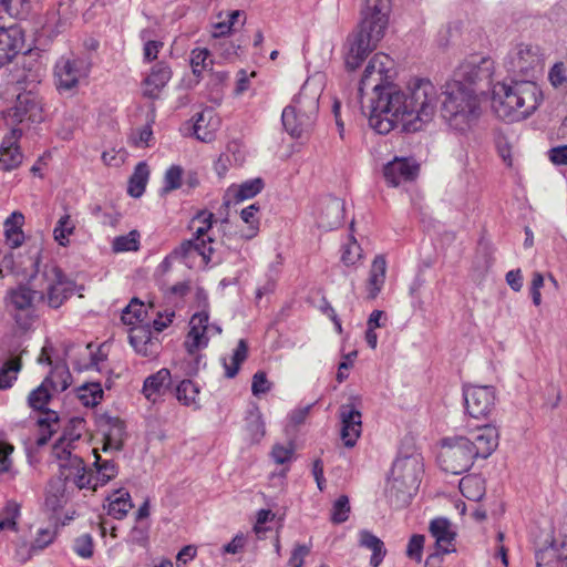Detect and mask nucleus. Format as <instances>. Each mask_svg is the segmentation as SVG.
Instances as JSON below:
<instances>
[{
	"label": "nucleus",
	"instance_id": "obj_25",
	"mask_svg": "<svg viewBox=\"0 0 567 567\" xmlns=\"http://www.w3.org/2000/svg\"><path fill=\"white\" fill-rule=\"evenodd\" d=\"M70 482L68 477L55 476L50 480L45 495V507L56 513L68 503L70 498Z\"/></svg>",
	"mask_w": 567,
	"mask_h": 567
},
{
	"label": "nucleus",
	"instance_id": "obj_48",
	"mask_svg": "<svg viewBox=\"0 0 567 567\" xmlns=\"http://www.w3.org/2000/svg\"><path fill=\"white\" fill-rule=\"evenodd\" d=\"M79 391V398L85 406H95L103 399V390L100 383L84 384Z\"/></svg>",
	"mask_w": 567,
	"mask_h": 567
},
{
	"label": "nucleus",
	"instance_id": "obj_16",
	"mask_svg": "<svg viewBox=\"0 0 567 567\" xmlns=\"http://www.w3.org/2000/svg\"><path fill=\"white\" fill-rule=\"evenodd\" d=\"M355 402L360 403V398L351 396L348 403L339 408L340 436L347 447H353L362 433V414Z\"/></svg>",
	"mask_w": 567,
	"mask_h": 567
},
{
	"label": "nucleus",
	"instance_id": "obj_13",
	"mask_svg": "<svg viewBox=\"0 0 567 567\" xmlns=\"http://www.w3.org/2000/svg\"><path fill=\"white\" fill-rule=\"evenodd\" d=\"M466 413L473 419H487L495 410L496 391L492 385H468L463 389Z\"/></svg>",
	"mask_w": 567,
	"mask_h": 567
},
{
	"label": "nucleus",
	"instance_id": "obj_28",
	"mask_svg": "<svg viewBox=\"0 0 567 567\" xmlns=\"http://www.w3.org/2000/svg\"><path fill=\"white\" fill-rule=\"evenodd\" d=\"M171 384V371L166 368H162L144 380L142 393L148 401H155L156 396L164 394Z\"/></svg>",
	"mask_w": 567,
	"mask_h": 567
},
{
	"label": "nucleus",
	"instance_id": "obj_58",
	"mask_svg": "<svg viewBox=\"0 0 567 567\" xmlns=\"http://www.w3.org/2000/svg\"><path fill=\"white\" fill-rule=\"evenodd\" d=\"M425 537L421 534H414L409 539L406 546V556L417 563L422 560Z\"/></svg>",
	"mask_w": 567,
	"mask_h": 567
},
{
	"label": "nucleus",
	"instance_id": "obj_54",
	"mask_svg": "<svg viewBox=\"0 0 567 567\" xmlns=\"http://www.w3.org/2000/svg\"><path fill=\"white\" fill-rule=\"evenodd\" d=\"M99 483L95 481V475L87 473L85 470H80L71 473L70 488L76 487L78 489L97 487Z\"/></svg>",
	"mask_w": 567,
	"mask_h": 567
},
{
	"label": "nucleus",
	"instance_id": "obj_17",
	"mask_svg": "<svg viewBox=\"0 0 567 567\" xmlns=\"http://www.w3.org/2000/svg\"><path fill=\"white\" fill-rule=\"evenodd\" d=\"M429 532L435 539V550L425 561V567H429L434 560H441V557L446 554L454 553L456 533L452 529L451 522L445 517H436L430 522Z\"/></svg>",
	"mask_w": 567,
	"mask_h": 567
},
{
	"label": "nucleus",
	"instance_id": "obj_6",
	"mask_svg": "<svg viewBox=\"0 0 567 567\" xmlns=\"http://www.w3.org/2000/svg\"><path fill=\"white\" fill-rule=\"evenodd\" d=\"M441 116L458 132L467 131L480 116V99L473 91L447 81L442 91Z\"/></svg>",
	"mask_w": 567,
	"mask_h": 567
},
{
	"label": "nucleus",
	"instance_id": "obj_49",
	"mask_svg": "<svg viewBox=\"0 0 567 567\" xmlns=\"http://www.w3.org/2000/svg\"><path fill=\"white\" fill-rule=\"evenodd\" d=\"M183 168L179 165H172L164 175V185L161 189L162 195H166L182 186Z\"/></svg>",
	"mask_w": 567,
	"mask_h": 567
},
{
	"label": "nucleus",
	"instance_id": "obj_47",
	"mask_svg": "<svg viewBox=\"0 0 567 567\" xmlns=\"http://www.w3.org/2000/svg\"><path fill=\"white\" fill-rule=\"evenodd\" d=\"M140 245V233L132 230L127 235L114 238L112 248L115 252L136 251Z\"/></svg>",
	"mask_w": 567,
	"mask_h": 567
},
{
	"label": "nucleus",
	"instance_id": "obj_37",
	"mask_svg": "<svg viewBox=\"0 0 567 567\" xmlns=\"http://www.w3.org/2000/svg\"><path fill=\"white\" fill-rule=\"evenodd\" d=\"M212 111L199 112L194 115L193 120V134L195 137L204 143H209L215 138V128H208L210 126Z\"/></svg>",
	"mask_w": 567,
	"mask_h": 567
},
{
	"label": "nucleus",
	"instance_id": "obj_44",
	"mask_svg": "<svg viewBox=\"0 0 567 567\" xmlns=\"http://www.w3.org/2000/svg\"><path fill=\"white\" fill-rule=\"evenodd\" d=\"M265 187V182L262 178L257 177L252 179H248L240 184L238 188L235 190L234 197L236 202H243L258 195Z\"/></svg>",
	"mask_w": 567,
	"mask_h": 567
},
{
	"label": "nucleus",
	"instance_id": "obj_33",
	"mask_svg": "<svg viewBox=\"0 0 567 567\" xmlns=\"http://www.w3.org/2000/svg\"><path fill=\"white\" fill-rule=\"evenodd\" d=\"M107 499V514L115 519H123L134 506L130 493L124 489L114 491Z\"/></svg>",
	"mask_w": 567,
	"mask_h": 567
},
{
	"label": "nucleus",
	"instance_id": "obj_3",
	"mask_svg": "<svg viewBox=\"0 0 567 567\" xmlns=\"http://www.w3.org/2000/svg\"><path fill=\"white\" fill-rule=\"evenodd\" d=\"M543 102V92L532 80H512L493 86V109L507 122H518L530 116Z\"/></svg>",
	"mask_w": 567,
	"mask_h": 567
},
{
	"label": "nucleus",
	"instance_id": "obj_42",
	"mask_svg": "<svg viewBox=\"0 0 567 567\" xmlns=\"http://www.w3.org/2000/svg\"><path fill=\"white\" fill-rule=\"evenodd\" d=\"M260 207L257 204H251L240 212V218L244 223L248 225L246 231H241L240 237L250 240L255 238L259 231V219L256 218V214L259 212Z\"/></svg>",
	"mask_w": 567,
	"mask_h": 567
},
{
	"label": "nucleus",
	"instance_id": "obj_7",
	"mask_svg": "<svg viewBox=\"0 0 567 567\" xmlns=\"http://www.w3.org/2000/svg\"><path fill=\"white\" fill-rule=\"evenodd\" d=\"M494 61L488 56L474 54L460 63L451 81L473 91L478 96L492 87Z\"/></svg>",
	"mask_w": 567,
	"mask_h": 567
},
{
	"label": "nucleus",
	"instance_id": "obj_38",
	"mask_svg": "<svg viewBox=\"0 0 567 567\" xmlns=\"http://www.w3.org/2000/svg\"><path fill=\"white\" fill-rule=\"evenodd\" d=\"M199 394V386L189 379L182 380L176 389L175 395L179 403L185 406L194 405L196 409L199 408L197 403V395Z\"/></svg>",
	"mask_w": 567,
	"mask_h": 567
},
{
	"label": "nucleus",
	"instance_id": "obj_40",
	"mask_svg": "<svg viewBox=\"0 0 567 567\" xmlns=\"http://www.w3.org/2000/svg\"><path fill=\"white\" fill-rule=\"evenodd\" d=\"M248 355V343L245 339H240L231 357V363L223 359V365L225 368V377L233 379L238 374L241 363L247 359Z\"/></svg>",
	"mask_w": 567,
	"mask_h": 567
},
{
	"label": "nucleus",
	"instance_id": "obj_64",
	"mask_svg": "<svg viewBox=\"0 0 567 567\" xmlns=\"http://www.w3.org/2000/svg\"><path fill=\"white\" fill-rule=\"evenodd\" d=\"M210 56V52L206 48H196L190 53V64H195V68L206 69L208 63L207 60Z\"/></svg>",
	"mask_w": 567,
	"mask_h": 567
},
{
	"label": "nucleus",
	"instance_id": "obj_61",
	"mask_svg": "<svg viewBox=\"0 0 567 567\" xmlns=\"http://www.w3.org/2000/svg\"><path fill=\"white\" fill-rule=\"evenodd\" d=\"M270 390V383L267 379V375L264 371H257L252 377L251 383V392L254 395L258 396L260 394L267 393Z\"/></svg>",
	"mask_w": 567,
	"mask_h": 567
},
{
	"label": "nucleus",
	"instance_id": "obj_15",
	"mask_svg": "<svg viewBox=\"0 0 567 567\" xmlns=\"http://www.w3.org/2000/svg\"><path fill=\"white\" fill-rule=\"evenodd\" d=\"M209 312L208 309L200 310L192 316L189 326L190 329L187 333L185 341V348L190 355H196L195 367L188 374H196L198 371V364L202 361V355L197 354L200 348H205L208 344V337L206 336L209 330Z\"/></svg>",
	"mask_w": 567,
	"mask_h": 567
},
{
	"label": "nucleus",
	"instance_id": "obj_30",
	"mask_svg": "<svg viewBox=\"0 0 567 567\" xmlns=\"http://www.w3.org/2000/svg\"><path fill=\"white\" fill-rule=\"evenodd\" d=\"M385 272H386V261L383 256H377L371 265L367 290H368V298L370 300H374L385 281Z\"/></svg>",
	"mask_w": 567,
	"mask_h": 567
},
{
	"label": "nucleus",
	"instance_id": "obj_12",
	"mask_svg": "<svg viewBox=\"0 0 567 567\" xmlns=\"http://www.w3.org/2000/svg\"><path fill=\"white\" fill-rule=\"evenodd\" d=\"M42 278L48 286L45 293L40 291L39 300H47L48 306L52 309H59L74 293L75 282L68 279L56 265H45Z\"/></svg>",
	"mask_w": 567,
	"mask_h": 567
},
{
	"label": "nucleus",
	"instance_id": "obj_27",
	"mask_svg": "<svg viewBox=\"0 0 567 567\" xmlns=\"http://www.w3.org/2000/svg\"><path fill=\"white\" fill-rule=\"evenodd\" d=\"M344 221V202L337 197L328 198L322 207L319 225L326 229L340 227Z\"/></svg>",
	"mask_w": 567,
	"mask_h": 567
},
{
	"label": "nucleus",
	"instance_id": "obj_35",
	"mask_svg": "<svg viewBox=\"0 0 567 567\" xmlns=\"http://www.w3.org/2000/svg\"><path fill=\"white\" fill-rule=\"evenodd\" d=\"M359 535L360 546L365 547L372 551L370 565L372 567H378L386 554L384 543L369 530H361Z\"/></svg>",
	"mask_w": 567,
	"mask_h": 567
},
{
	"label": "nucleus",
	"instance_id": "obj_1",
	"mask_svg": "<svg viewBox=\"0 0 567 567\" xmlns=\"http://www.w3.org/2000/svg\"><path fill=\"white\" fill-rule=\"evenodd\" d=\"M369 125L379 134L401 127V132L415 133L432 121L437 107V90L427 79H414L405 90L395 84L373 87Z\"/></svg>",
	"mask_w": 567,
	"mask_h": 567
},
{
	"label": "nucleus",
	"instance_id": "obj_39",
	"mask_svg": "<svg viewBox=\"0 0 567 567\" xmlns=\"http://www.w3.org/2000/svg\"><path fill=\"white\" fill-rule=\"evenodd\" d=\"M128 340L134 350L143 355H147V344L152 341V330L150 324L135 326L130 330Z\"/></svg>",
	"mask_w": 567,
	"mask_h": 567
},
{
	"label": "nucleus",
	"instance_id": "obj_57",
	"mask_svg": "<svg viewBox=\"0 0 567 567\" xmlns=\"http://www.w3.org/2000/svg\"><path fill=\"white\" fill-rule=\"evenodd\" d=\"M93 538L90 534L80 535L74 539L73 550L82 558H90L93 556Z\"/></svg>",
	"mask_w": 567,
	"mask_h": 567
},
{
	"label": "nucleus",
	"instance_id": "obj_26",
	"mask_svg": "<svg viewBox=\"0 0 567 567\" xmlns=\"http://www.w3.org/2000/svg\"><path fill=\"white\" fill-rule=\"evenodd\" d=\"M72 430L65 429L61 437L54 443L52 447V455L59 461V464L63 463L70 455H72L71 449L72 443L81 437V432L76 430L82 429L84 420L81 417H74L70 421Z\"/></svg>",
	"mask_w": 567,
	"mask_h": 567
},
{
	"label": "nucleus",
	"instance_id": "obj_5",
	"mask_svg": "<svg viewBox=\"0 0 567 567\" xmlns=\"http://www.w3.org/2000/svg\"><path fill=\"white\" fill-rule=\"evenodd\" d=\"M70 379L71 374L68 367L65 364H55L42 384L32 390L28 396L29 406L42 413L37 421L39 436L35 440V444L38 447L47 445L53 434L60 429V416L58 412L47 408V404L51 400L48 385L54 391H64L70 384Z\"/></svg>",
	"mask_w": 567,
	"mask_h": 567
},
{
	"label": "nucleus",
	"instance_id": "obj_56",
	"mask_svg": "<svg viewBox=\"0 0 567 567\" xmlns=\"http://www.w3.org/2000/svg\"><path fill=\"white\" fill-rule=\"evenodd\" d=\"M80 470H85L84 461L78 455H70L63 463L59 464V475L68 477V481H71V473H74Z\"/></svg>",
	"mask_w": 567,
	"mask_h": 567
},
{
	"label": "nucleus",
	"instance_id": "obj_59",
	"mask_svg": "<svg viewBox=\"0 0 567 567\" xmlns=\"http://www.w3.org/2000/svg\"><path fill=\"white\" fill-rule=\"evenodd\" d=\"M295 453V446L292 443L285 446L282 444H275L271 449V457L277 464H286L292 460Z\"/></svg>",
	"mask_w": 567,
	"mask_h": 567
},
{
	"label": "nucleus",
	"instance_id": "obj_10",
	"mask_svg": "<svg viewBox=\"0 0 567 567\" xmlns=\"http://www.w3.org/2000/svg\"><path fill=\"white\" fill-rule=\"evenodd\" d=\"M475 455L466 436L444 437L437 456L441 468L453 475H461L471 470Z\"/></svg>",
	"mask_w": 567,
	"mask_h": 567
},
{
	"label": "nucleus",
	"instance_id": "obj_8",
	"mask_svg": "<svg viewBox=\"0 0 567 567\" xmlns=\"http://www.w3.org/2000/svg\"><path fill=\"white\" fill-rule=\"evenodd\" d=\"M43 120L42 97L32 90L18 93L12 103L0 111V128H20V124L41 123Z\"/></svg>",
	"mask_w": 567,
	"mask_h": 567
},
{
	"label": "nucleus",
	"instance_id": "obj_43",
	"mask_svg": "<svg viewBox=\"0 0 567 567\" xmlns=\"http://www.w3.org/2000/svg\"><path fill=\"white\" fill-rule=\"evenodd\" d=\"M94 466L96 467L95 481L99 485H105L118 473L117 465L113 460H102L96 452Z\"/></svg>",
	"mask_w": 567,
	"mask_h": 567
},
{
	"label": "nucleus",
	"instance_id": "obj_45",
	"mask_svg": "<svg viewBox=\"0 0 567 567\" xmlns=\"http://www.w3.org/2000/svg\"><path fill=\"white\" fill-rule=\"evenodd\" d=\"M75 229V223L71 219L69 214H64L61 216L53 229L54 239L61 246H66L69 244V237L73 234Z\"/></svg>",
	"mask_w": 567,
	"mask_h": 567
},
{
	"label": "nucleus",
	"instance_id": "obj_21",
	"mask_svg": "<svg viewBox=\"0 0 567 567\" xmlns=\"http://www.w3.org/2000/svg\"><path fill=\"white\" fill-rule=\"evenodd\" d=\"M23 128H11L0 144V169L9 172L16 169L22 163V153L18 142Z\"/></svg>",
	"mask_w": 567,
	"mask_h": 567
},
{
	"label": "nucleus",
	"instance_id": "obj_20",
	"mask_svg": "<svg viewBox=\"0 0 567 567\" xmlns=\"http://www.w3.org/2000/svg\"><path fill=\"white\" fill-rule=\"evenodd\" d=\"M420 166L413 158L395 157L383 168V176L390 186L413 182L419 175Z\"/></svg>",
	"mask_w": 567,
	"mask_h": 567
},
{
	"label": "nucleus",
	"instance_id": "obj_11",
	"mask_svg": "<svg viewBox=\"0 0 567 567\" xmlns=\"http://www.w3.org/2000/svg\"><path fill=\"white\" fill-rule=\"evenodd\" d=\"M92 62L89 56L70 53L58 59L54 65V82L60 93L78 87L89 76Z\"/></svg>",
	"mask_w": 567,
	"mask_h": 567
},
{
	"label": "nucleus",
	"instance_id": "obj_9",
	"mask_svg": "<svg viewBox=\"0 0 567 567\" xmlns=\"http://www.w3.org/2000/svg\"><path fill=\"white\" fill-rule=\"evenodd\" d=\"M40 291L31 289L27 284L9 288L3 298L4 307L16 324L28 330L33 324L35 316V299Z\"/></svg>",
	"mask_w": 567,
	"mask_h": 567
},
{
	"label": "nucleus",
	"instance_id": "obj_4",
	"mask_svg": "<svg viewBox=\"0 0 567 567\" xmlns=\"http://www.w3.org/2000/svg\"><path fill=\"white\" fill-rule=\"evenodd\" d=\"M424 472L423 457L414 446H402L393 462L385 496L391 506L402 508L416 494Z\"/></svg>",
	"mask_w": 567,
	"mask_h": 567
},
{
	"label": "nucleus",
	"instance_id": "obj_14",
	"mask_svg": "<svg viewBox=\"0 0 567 567\" xmlns=\"http://www.w3.org/2000/svg\"><path fill=\"white\" fill-rule=\"evenodd\" d=\"M543 54L538 45L520 43L509 54V70L525 78H535L543 70Z\"/></svg>",
	"mask_w": 567,
	"mask_h": 567
},
{
	"label": "nucleus",
	"instance_id": "obj_52",
	"mask_svg": "<svg viewBox=\"0 0 567 567\" xmlns=\"http://www.w3.org/2000/svg\"><path fill=\"white\" fill-rule=\"evenodd\" d=\"M152 34V30L144 29L141 31L140 37L144 43L143 56L146 62H152L157 59L159 50L163 48L162 41L151 40L150 37Z\"/></svg>",
	"mask_w": 567,
	"mask_h": 567
},
{
	"label": "nucleus",
	"instance_id": "obj_41",
	"mask_svg": "<svg viewBox=\"0 0 567 567\" xmlns=\"http://www.w3.org/2000/svg\"><path fill=\"white\" fill-rule=\"evenodd\" d=\"M21 369L22 361L19 358L6 361L0 368V390L12 388Z\"/></svg>",
	"mask_w": 567,
	"mask_h": 567
},
{
	"label": "nucleus",
	"instance_id": "obj_36",
	"mask_svg": "<svg viewBox=\"0 0 567 567\" xmlns=\"http://www.w3.org/2000/svg\"><path fill=\"white\" fill-rule=\"evenodd\" d=\"M150 177V168L145 162H140L128 179L127 193L134 198H140L146 188Z\"/></svg>",
	"mask_w": 567,
	"mask_h": 567
},
{
	"label": "nucleus",
	"instance_id": "obj_34",
	"mask_svg": "<svg viewBox=\"0 0 567 567\" xmlns=\"http://www.w3.org/2000/svg\"><path fill=\"white\" fill-rule=\"evenodd\" d=\"M197 252L208 264L215 251L213 246L206 247V244L195 243L193 239L184 240L171 252L176 259H186L192 252Z\"/></svg>",
	"mask_w": 567,
	"mask_h": 567
},
{
	"label": "nucleus",
	"instance_id": "obj_50",
	"mask_svg": "<svg viewBox=\"0 0 567 567\" xmlns=\"http://www.w3.org/2000/svg\"><path fill=\"white\" fill-rule=\"evenodd\" d=\"M362 257V248L353 236L341 247V261L346 266H353Z\"/></svg>",
	"mask_w": 567,
	"mask_h": 567
},
{
	"label": "nucleus",
	"instance_id": "obj_2",
	"mask_svg": "<svg viewBox=\"0 0 567 567\" xmlns=\"http://www.w3.org/2000/svg\"><path fill=\"white\" fill-rule=\"evenodd\" d=\"M391 9V0H363L360 21L344 44L347 71H355L377 49L385 34Z\"/></svg>",
	"mask_w": 567,
	"mask_h": 567
},
{
	"label": "nucleus",
	"instance_id": "obj_31",
	"mask_svg": "<svg viewBox=\"0 0 567 567\" xmlns=\"http://www.w3.org/2000/svg\"><path fill=\"white\" fill-rule=\"evenodd\" d=\"M23 224L24 216L20 212L11 213L3 223L6 241L12 249L20 247L24 241V234L21 229Z\"/></svg>",
	"mask_w": 567,
	"mask_h": 567
},
{
	"label": "nucleus",
	"instance_id": "obj_60",
	"mask_svg": "<svg viewBox=\"0 0 567 567\" xmlns=\"http://www.w3.org/2000/svg\"><path fill=\"white\" fill-rule=\"evenodd\" d=\"M150 538L148 525H135L128 535V542L140 547H146Z\"/></svg>",
	"mask_w": 567,
	"mask_h": 567
},
{
	"label": "nucleus",
	"instance_id": "obj_32",
	"mask_svg": "<svg viewBox=\"0 0 567 567\" xmlns=\"http://www.w3.org/2000/svg\"><path fill=\"white\" fill-rule=\"evenodd\" d=\"M245 431L251 443H259L265 436V422L258 405L255 403L250 404L246 412Z\"/></svg>",
	"mask_w": 567,
	"mask_h": 567
},
{
	"label": "nucleus",
	"instance_id": "obj_55",
	"mask_svg": "<svg viewBox=\"0 0 567 567\" xmlns=\"http://www.w3.org/2000/svg\"><path fill=\"white\" fill-rule=\"evenodd\" d=\"M383 60H388V55L385 54H375L373 55L368 64L364 68L360 84L364 85L368 79L374 73L378 72L380 75H382L385 71V64Z\"/></svg>",
	"mask_w": 567,
	"mask_h": 567
},
{
	"label": "nucleus",
	"instance_id": "obj_46",
	"mask_svg": "<svg viewBox=\"0 0 567 567\" xmlns=\"http://www.w3.org/2000/svg\"><path fill=\"white\" fill-rule=\"evenodd\" d=\"M1 9L10 17L25 19L31 11L30 0H0Z\"/></svg>",
	"mask_w": 567,
	"mask_h": 567
},
{
	"label": "nucleus",
	"instance_id": "obj_22",
	"mask_svg": "<svg viewBox=\"0 0 567 567\" xmlns=\"http://www.w3.org/2000/svg\"><path fill=\"white\" fill-rule=\"evenodd\" d=\"M536 567H567V536L535 551Z\"/></svg>",
	"mask_w": 567,
	"mask_h": 567
},
{
	"label": "nucleus",
	"instance_id": "obj_53",
	"mask_svg": "<svg viewBox=\"0 0 567 567\" xmlns=\"http://www.w3.org/2000/svg\"><path fill=\"white\" fill-rule=\"evenodd\" d=\"M350 514V502L347 495H341L333 503L331 511V522L342 524L348 520Z\"/></svg>",
	"mask_w": 567,
	"mask_h": 567
},
{
	"label": "nucleus",
	"instance_id": "obj_51",
	"mask_svg": "<svg viewBox=\"0 0 567 567\" xmlns=\"http://www.w3.org/2000/svg\"><path fill=\"white\" fill-rule=\"evenodd\" d=\"M145 315L144 303L134 298L124 309L122 320L125 324H135L142 322Z\"/></svg>",
	"mask_w": 567,
	"mask_h": 567
},
{
	"label": "nucleus",
	"instance_id": "obj_29",
	"mask_svg": "<svg viewBox=\"0 0 567 567\" xmlns=\"http://www.w3.org/2000/svg\"><path fill=\"white\" fill-rule=\"evenodd\" d=\"M172 78V70L169 65L159 61L154 64L151 69V73L145 79V84L151 87L146 89L144 94L147 97L154 99L158 95V92L168 83Z\"/></svg>",
	"mask_w": 567,
	"mask_h": 567
},
{
	"label": "nucleus",
	"instance_id": "obj_24",
	"mask_svg": "<svg viewBox=\"0 0 567 567\" xmlns=\"http://www.w3.org/2000/svg\"><path fill=\"white\" fill-rule=\"evenodd\" d=\"M100 422L101 426L104 429L103 451H121L124 446V439L126 435L125 423L120 417L110 415L102 416Z\"/></svg>",
	"mask_w": 567,
	"mask_h": 567
},
{
	"label": "nucleus",
	"instance_id": "obj_62",
	"mask_svg": "<svg viewBox=\"0 0 567 567\" xmlns=\"http://www.w3.org/2000/svg\"><path fill=\"white\" fill-rule=\"evenodd\" d=\"M548 158L554 165H567V145L551 147L548 152Z\"/></svg>",
	"mask_w": 567,
	"mask_h": 567
},
{
	"label": "nucleus",
	"instance_id": "obj_18",
	"mask_svg": "<svg viewBox=\"0 0 567 567\" xmlns=\"http://www.w3.org/2000/svg\"><path fill=\"white\" fill-rule=\"evenodd\" d=\"M316 121V104L312 103L309 111H302L296 105H288L281 114V122L285 130L292 137H301L307 133Z\"/></svg>",
	"mask_w": 567,
	"mask_h": 567
},
{
	"label": "nucleus",
	"instance_id": "obj_19",
	"mask_svg": "<svg viewBox=\"0 0 567 567\" xmlns=\"http://www.w3.org/2000/svg\"><path fill=\"white\" fill-rule=\"evenodd\" d=\"M25 49L24 30L20 24H0V68L10 63Z\"/></svg>",
	"mask_w": 567,
	"mask_h": 567
},
{
	"label": "nucleus",
	"instance_id": "obj_23",
	"mask_svg": "<svg viewBox=\"0 0 567 567\" xmlns=\"http://www.w3.org/2000/svg\"><path fill=\"white\" fill-rule=\"evenodd\" d=\"M498 430L491 424H485L472 433L468 437L472 451L476 458H487L498 446Z\"/></svg>",
	"mask_w": 567,
	"mask_h": 567
},
{
	"label": "nucleus",
	"instance_id": "obj_63",
	"mask_svg": "<svg viewBox=\"0 0 567 567\" xmlns=\"http://www.w3.org/2000/svg\"><path fill=\"white\" fill-rule=\"evenodd\" d=\"M55 533L45 528L40 529L37 534L34 542L32 543L33 549H44L48 547L54 539Z\"/></svg>",
	"mask_w": 567,
	"mask_h": 567
}]
</instances>
